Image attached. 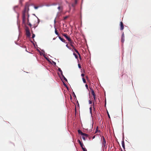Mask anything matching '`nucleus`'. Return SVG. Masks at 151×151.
Segmentation results:
<instances>
[{"label":"nucleus","mask_w":151,"mask_h":151,"mask_svg":"<svg viewBox=\"0 0 151 151\" xmlns=\"http://www.w3.org/2000/svg\"><path fill=\"white\" fill-rule=\"evenodd\" d=\"M66 46V47H67L69 49H71V48L70 47L68 46V44H67Z\"/></svg>","instance_id":"obj_26"},{"label":"nucleus","mask_w":151,"mask_h":151,"mask_svg":"<svg viewBox=\"0 0 151 151\" xmlns=\"http://www.w3.org/2000/svg\"><path fill=\"white\" fill-rule=\"evenodd\" d=\"M82 80H83V82L84 83H86V80H85V79L84 78H82Z\"/></svg>","instance_id":"obj_24"},{"label":"nucleus","mask_w":151,"mask_h":151,"mask_svg":"<svg viewBox=\"0 0 151 151\" xmlns=\"http://www.w3.org/2000/svg\"><path fill=\"white\" fill-rule=\"evenodd\" d=\"M82 149L83 151H87L86 149L85 148L82 147Z\"/></svg>","instance_id":"obj_25"},{"label":"nucleus","mask_w":151,"mask_h":151,"mask_svg":"<svg viewBox=\"0 0 151 151\" xmlns=\"http://www.w3.org/2000/svg\"><path fill=\"white\" fill-rule=\"evenodd\" d=\"M83 136H86V137H88V134H85V133H84V134H83Z\"/></svg>","instance_id":"obj_23"},{"label":"nucleus","mask_w":151,"mask_h":151,"mask_svg":"<svg viewBox=\"0 0 151 151\" xmlns=\"http://www.w3.org/2000/svg\"><path fill=\"white\" fill-rule=\"evenodd\" d=\"M121 37H124V32L122 34Z\"/></svg>","instance_id":"obj_29"},{"label":"nucleus","mask_w":151,"mask_h":151,"mask_svg":"<svg viewBox=\"0 0 151 151\" xmlns=\"http://www.w3.org/2000/svg\"><path fill=\"white\" fill-rule=\"evenodd\" d=\"M98 131H99V132H100V131L99 130H98V127H97L96 128V131L95 132V133H96L97 132H98Z\"/></svg>","instance_id":"obj_22"},{"label":"nucleus","mask_w":151,"mask_h":151,"mask_svg":"<svg viewBox=\"0 0 151 151\" xmlns=\"http://www.w3.org/2000/svg\"><path fill=\"white\" fill-rule=\"evenodd\" d=\"M82 138H83V139L84 140H86V138H85V137H84V136H83L82 137Z\"/></svg>","instance_id":"obj_27"},{"label":"nucleus","mask_w":151,"mask_h":151,"mask_svg":"<svg viewBox=\"0 0 151 151\" xmlns=\"http://www.w3.org/2000/svg\"><path fill=\"white\" fill-rule=\"evenodd\" d=\"M29 5L28 3H26L24 10L22 12V23L24 24H26V15L27 16V17H29Z\"/></svg>","instance_id":"obj_1"},{"label":"nucleus","mask_w":151,"mask_h":151,"mask_svg":"<svg viewBox=\"0 0 151 151\" xmlns=\"http://www.w3.org/2000/svg\"><path fill=\"white\" fill-rule=\"evenodd\" d=\"M67 18V17H66L65 18V19H66Z\"/></svg>","instance_id":"obj_38"},{"label":"nucleus","mask_w":151,"mask_h":151,"mask_svg":"<svg viewBox=\"0 0 151 151\" xmlns=\"http://www.w3.org/2000/svg\"><path fill=\"white\" fill-rule=\"evenodd\" d=\"M26 35L28 37H30L31 36V34L30 32H26Z\"/></svg>","instance_id":"obj_8"},{"label":"nucleus","mask_w":151,"mask_h":151,"mask_svg":"<svg viewBox=\"0 0 151 151\" xmlns=\"http://www.w3.org/2000/svg\"><path fill=\"white\" fill-rule=\"evenodd\" d=\"M39 7V6H34V8L35 9H38Z\"/></svg>","instance_id":"obj_30"},{"label":"nucleus","mask_w":151,"mask_h":151,"mask_svg":"<svg viewBox=\"0 0 151 151\" xmlns=\"http://www.w3.org/2000/svg\"><path fill=\"white\" fill-rule=\"evenodd\" d=\"M59 39L63 42L65 43H67L66 42H65V40L63 39V38H62L61 37H60V36H58Z\"/></svg>","instance_id":"obj_7"},{"label":"nucleus","mask_w":151,"mask_h":151,"mask_svg":"<svg viewBox=\"0 0 151 151\" xmlns=\"http://www.w3.org/2000/svg\"><path fill=\"white\" fill-rule=\"evenodd\" d=\"M124 41V37H121V42L123 43Z\"/></svg>","instance_id":"obj_15"},{"label":"nucleus","mask_w":151,"mask_h":151,"mask_svg":"<svg viewBox=\"0 0 151 151\" xmlns=\"http://www.w3.org/2000/svg\"><path fill=\"white\" fill-rule=\"evenodd\" d=\"M59 11L60 12H63V7L62 5L59 6L58 8Z\"/></svg>","instance_id":"obj_4"},{"label":"nucleus","mask_w":151,"mask_h":151,"mask_svg":"<svg viewBox=\"0 0 151 151\" xmlns=\"http://www.w3.org/2000/svg\"><path fill=\"white\" fill-rule=\"evenodd\" d=\"M122 146L123 148L124 149H125V145H124V140H123L122 141Z\"/></svg>","instance_id":"obj_13"},{"label":"nucleus","mask_w":151,"mask_h":151,"mask_svg":"<svg viewBox=\"0 0 151 151\" xmlns=\"http://www.w3.org/2000/svg\"><path fill=\"white\" fill-rule=\"evenodd\" d=\"M93 97L94 100H93V103L94 104V102L96 101V95L93 96Z\"/></svg>","instance_id":"obj_19"},{"label":"nucleus","mask_w":151,"mask_h":151,"mask_svg":"<svg viewBox=\"0 0 151 151\" xmlns=\"http://www.w3.org/2000/svg\"><path fill=\"white\" fill-rule=\"evenodd\" d=\"M92 103V102L91 101L89 100V104H91Z\"/></svg>","instance_id":"obj_32"},{"label":"nucleus","mask_w":151,"mask_h":151,"mask_svg":"<svg viewBox=\"0 0 151 151\" xmlns=\"http://www.w3.org/2000/svg\"><path fill=\"white\" fill-rule=\"evenodd\" d=\"M84 74H82L81 76L83 77L84 76Z\"/></svg>","instance_id":"obj_34"},{"label":"nucleus","mask_w":151,"mask_h":151,"mask_svg":"<svg viewBox=\"0 0 151 151\" xmlns=\"http://www.w3.org/2000/svg\"><path fill=\"white\" fill-rule=\"evenodd\" d=\"M54 23H56V21H55V20H54Z\"/></svg>","instance_id":"obj_37"},{"label":"nucleus","mask_w":151,"mask_h":151,"mask_svg":"<svg viewBox=\"0 0 151 151\" xmlns=\"http://www.w3.org/2000/svg\"><path fill=\"white\" fill-rule=\"evenodd\" d=\"M64 79L66 81H67V80L66 78L65 77V76H63V75H62Z\"/></svg>","instance_id":"obj_20"},{"label":"nucleus","mask_w":151,"mask_h":151,"mask_svg":"<svg viewBox=\"0 0 151 151\" xmlns=\"http://www.w3.org/2000/svg\"><path fill=\"white\" fill-rule=\"evenodd\" d=\"M29 17H27V24L31 27L32 26V25L31 24V23L29 22Z\"/></svg>","instance_id":"obj_11"},{"label":"nucleus","mask_w":151,"mask_h":151,"mask_svg":"<svg viewBox=\"0 0 151 151\" xmlns=\"http://www.w3.org/2000/svg\"><path fill=\"white\" fill-rule=\"evenodd\" d=\"M78 134H81V135L83 136L84 134V133H83L82 131L80 129L78 130Z\"/></svg>","instance_id":"obj_10"},{"label":"nucleus","mask_w":151,"mask_h":151,"mask_svg":"<svg viewBox=\"0 0 151 151\" xmlns=\"http://www.w3.org/2000/svg\"><path fill=\"white\" fill-rule=\"evenodd\" d=\"M70 42V45H71V46H72L75 51V52L79 55V58L81 59V57L80 55V54L79 52L75 48V47L73 45V44H74V42L72 40H70V41H69Z\"/></svg>","instance_id":"obj_2"},{"label":"nucleus","mask_w":151,"mask_h":151,"mask_svg":"<svg viewBox=\"0 0 151 151\" xmlns=\"http://www.w3.org/2000/svg\"><path fill=\"white\" fill-rule=\"evenodd\" d=\"M75 113H76V106L75 107Z\"/></svg>","instance_id":"obj_35"},{"label":"nucleus","mask_w":151,"mask_h":151,"mask_svg":"<svg viewBox=\"0 0 151 151\" xmlns=\"http://www.w3.org/2000/svg\"><path fill=\"white\" fill-rule=\"evenodd\" d=\"M78 67H79V68H81V65H80V64H78Z\"/></svg>","instance_id":"obj_31"},{"label":"nucleus","mask_w":151,"mask_h":151,"mask_svg":"<svg viewBox=\"0 0 151 151\" xmlns=\"http://www.w3.org/2000/svg\"><path fill=\"white\" fill-rule=\"evenodd\" d=\"M26 50L27 51V49H26Z\"/></svg>","instance_id":"obj_39"},{"label":"nucleus","mask_w":151,"mask_h":151,"mask_svg":"<svg viewBox=\"0 0 151 151\" xmlns=\"http://www.w3.org/2000/svg\"><path fill=\"white\" fill-rule=\"evenodd\" d=\"M77 4V1L75 0L74 3L72 4V6L73 7H74Z\"/></svg>","instance_id":"obj_9"},{"label":"nucleus","mask_w":151,"mask_h":151,"mask_svg":"<svg viewBox=\"0 0 151 151\" xmlns=\"http://www.w3.org/2000/svg\"><path fill=\"white\" fill-rule=\"evenodd\" d=\"M25 31L26 32H29V28L27 27H25Z\"/></svg>","instance_id":"obj_16"},{"label":"nucleus","mask_w":151,"mask_h":151,"mask_svg":"<svg viewBox=\"0 0 151 151\" xmlns=\"http://www.w3.org/2000/svg\"><path fill=\"white\" fill-rule=\"evenodd\" d=\"M120 29L121 30H122L124 29V26L123 25V23L121 22L120 23Z\"/></svg>","instance_id":"obj_5"},{"label":"nucleus","mask_w":151,"mask_h":151,"mask_svg":"<svg viewBox=\"0 0 151 151\" xmlns=\"http://www.w3.org/2000/svg\"><path fill=\"white\" fill-rule=\"evenodd\" d=\"M103 145L105 147L106 146V142L105 138L104 137H103Z\"/></svg>","instance_id":"obj_6"},{"label":"nucleus","mask_w":151,"mask_h":151,"mask_svg":"<svg viewBox=\"0 0 151 151\" xmlns=\"http://www.w3.org/2000/svg\"><path fill=\"white\" fill-rule=\"evenodd\" d=\"M85 86L88 89V86L87 85V84H86L85 85Z\"/></svg>","instance_id":"obj_33"},{"label":"nucleus","mask_w":151,"mask_h":151,"mask_svg":"<svg viewBox=\"0 0 151 151\" xmlns=\"http://www.w3.org/2000/svg\"><path fill=\"white\" fill-rule=\"evenodd\" d=\"M73 54L74 55H75V57L77 59L78 58V56L75 53H74Z\"/></svg>","instance_id":"obj_21"},{"label":"nucleus","mask_w":151,"mask_h":151,"mask_svg":"<svg viewBox=\"0 0 151 151\" xmlns=\"http://www.w3.org/2000/svg\"><path fill=\"white\" fill-rule=\"evenodd\" d=\"M58 70L60 72L61 75H63V72L60 68H58Z\"/></svg>","instance_id":"obj_18"},{"label":"nucleus","mask_w":151,"mask_h":151,"mask_svg":"<svg viewBox=\"0 0 151 151\" xmlns=\"http://www.w3.org/2000/svg\"><path fill=\"white\" fill-rule=\"evenodd\" d=\"M35 35L34 34H32V38H34L35 37Z\"/></svg>","instance_id":"obj_28"},{"label":"nucleus","mask_w":151,"mask_h":151,"mask_svg":"<svg viewBox=\"0 0 151 151\" xmlns=\"http://www.w3.org/2000/svg\"><path fill=\"white\" fill-rule=\"evenodd\" d=\"M78 142L80 144L81 147H82H82H83V144H82L81 143V141L80 140H78Z\"/></svg>","instance_id":"obj_14"},{"label":"nucleus","mask_w":151,"mask_h":151,"mask_svg":"<svg viewBox=\"0 0 151 151\" xmlns=\"http://www.w3.org/2000/svg\"><path fill=\"white\" fill-rule=\"evenodd\" d=\"M63 35L68 40V41H70V40L71 39L68 36L67 34H63Z\"/></svg>","instance_id":"obj_3"},{"label":"nucleus","mask_w":151,"mask_h":151,"mask_svg":"<svg viewBox=\"0 0 151 151\" xmlns=\"http://www.w3.org/2000/svg\"><path fill=\"white\" fill-rule=\"evenodd\" d=\"M55 34L58 35V36H59V34L57 30L56 29L55 27Z\"/></svg>","instance_id":"obj_12"},{"label":"nucleus","mask_w":151,"mask_h":151,"mask_svg":"<svg viewBox=\"0 0 151 151\" xmlns=\"http://www.w3.org/2000/svg\"><path fill=\"white\" fill-rule=\"evenodd\" d=\"M91 91L92 93V94L93 96L96 95L95 94V93L94 91H93V89H91Z\"/></svg>","instance_id":"obj_17"},{"label":"nucleus","mask_w":151,"mask_h":151,"mask_svg":"<svg viewBox=\"0 0 151 151\" xmlns=\"http://www.w3.org/2000/svg\"><path fill=\"white\" fill-rule=\"evenodd\" d=\"M108 117H109V118H110V115L108 113Z\"/></svg>","instance_id":"obj_36"}]
</instances>
